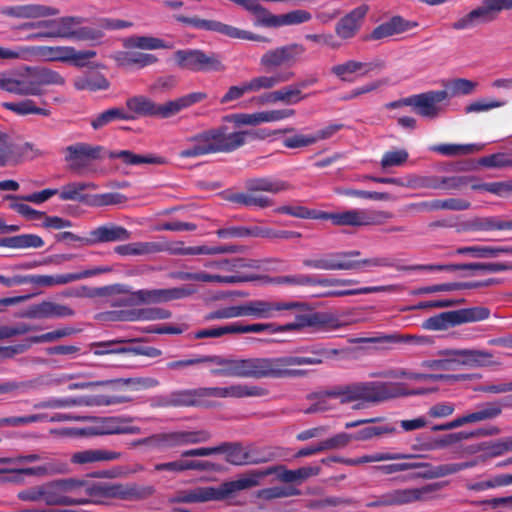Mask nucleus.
Wrapping results in <instances>:
<instances>
[{"label": "nucleus", "mask_w": 512, "mask_h": 512, "mask_svg": "<svg viewBox=\"0 0 512 512\" xmlns=\"http://www.w3.org/2000/svg\"><path fill=\"white\" fill-rule=\"evenodd\" d=\"M321 362L319 358L303 356L249 359L230 358L218 355L206 356V363L215 366L210 370L212 375L240 378L299 377L303 376L305 371L294 369V366L317 365Z\"/></svg>", "instance_id": "nucleus-1"}, {"label": "nucleus", "mask_w": 512, "mask_h": 512, "mask_svg": "<svg viewBox=\"0 0 512 512\" xmlns=\"http://www.w3.org/2000/svg\"><path fill=\"white\" fill-rule=\"evenodd\" d=\"M247 135L246 131L229 132L226 126L212 128L187 138L178 157L185 159L214 153H229L243 146Z\"/></svg>", "instance_id": "nucleus-2"}, {"label": "nucleus", "mask_w": 512, "mask_h": 512, "mask_svg": "<svg viewBox=\"0 0 512 512\" xmlns=\"http://www.w3.org/2000/svg\"><path fill=\"white\" fill-rule=\"evenodd\" d=\"M268 471H253L237 480L225 482L218 487H195L181 490L171 499V502L200 503L213 500H223L237 491L248 489L259 484L262 477L268 475Z\"/></svg>", "instance_id": "nucleus-3"}, {"label": "nucleus", "mask_w": 512, "mask_h": 512, "mask_svg": "<svg viewBox=\"0 0 512 512\" xmlns=\"http://www.w3.org/2000/svg\"><path fill=\"white\" fill-rule=\"evenodd\" d=\"M439 354L441 358L425 360L421 367L432 371H450L460 366H483L493 357L491 352L477 349H447Z\"/></svg>", "instance_id": "nucleus-4"}, {"label": "nucleus", "mask_w": 512, "mask_h": 512, "mask_svg": "<svg viewBox=\"0 0 512 512\" xmlns=\"http://www.w3.org/2000/svg\"><path fill=\"white\" fill-rule=\"evenodd\" d=\"M359 254V251L328 254L315 259H306L303 261V264L306 267L319 270H351L358 269L362 266L388 267L392 265L391 260L386 257L352 260L353 257L358 256Z\"/></svg>", "instance_id": "nucleus-5"}, {"label": "nucleus", "mask_w": 512, "mask_h": 512, "mask_svg": "<svg viewBox=\"0 0 512 512\" xmlns=\"http://www.w3.org/2000/svg\"><path fill=\"white\" fill-rule=\"evenodd\" d=\"M391 214L370 209H350L338 213L320 212L319 219L331 220L337 226H369L383 224Z\"/></svg>", "instance_id": "nucleus-6"}, {"label": "nucleus", "mask_w": 512, "mask_h": 512, "mask_svg": "<svg viewBox=\"0 0 512 512\" xmlns=\"http://www.w3.org/2000/svg\"><path fill=\"white\" fill-rule=\"evenodd\" d=\"M173 57L178 67L193 72H220L225 70V66L219 56L215 54H206L198 49L178 50L174 53Z\"/></svg>", "instance_id": "nucleus-7"}, {"label": "nucleus", "mask_w": 512, "mask_h": 512, "mask_svg": "<svg viewBox=\"0 0 512 512\" xmlns=\"http://www.w3.org/2000/svg\"><path fill=\"white\" fill-rule=\"evenodd\" d=\"M0 89L18 96H41L35 67H25L12 75H0Z\"/></svg>", "instance_id": "nucleus-8"}, {"label": "nucleus", "mask_w": 512, "mask_h": 512, "mask_svg": "<svg viewBox=\"0 0 512 512\" xmlns=\"http://www.w3.org/2000/svg\"><path fill=\"white\" fill-rule=\"evenodd\" d=\"M211 435L205 430H180L154 435L135 442V444H148L160 447L172 448L191 444L207 442Z\"/></svg>", "instance_id": "nucleus-9"}, {"label": "nucleus", "mask_w": 512, "mask_h": 512, "mask_svg": "<svg viewBox=\"0 0 512 512\" xmlns=\"http://www.w3.org/2000/svg\"><path fill=\"white\" fill-rule=\"evenodd\" d=\"M177 22L192 26L196 29L214 31L235 39H245L253 41H265L268 40L260 35H255L249 31L241 30L231 25L224 24L219 21L201 19L199 17H186L182 15L175 16Z\"/></svg>", "instance_id": "nucleus-10"}, {"label": "nucleus", "mask_w": 512, "mask_h": 512, "mask_svg": "<svg viewBox=\"0 0 512 512\" xmlns=\"http://www.w3.org/2000/svg\"><path fill=\"white\" fill-rule=\"evenodd\" d=\"M319 322H325L324 319L320 318L317 314L314 315H301L296 318V321L286 325H276L272 323H256L241 325L233 323L234 334H245V333H262L267 332L269 334H275L284 331L300 330L305 327L315 326Z\"/></svg>", "instance_id": "nucleus-11"}, {"label": "nucleus", "mask_w": 512, "mask_h": 512, "mask_svg": "<svg viewBox=\"0 0 512 512\" xmlns=\"http://www.w3.org/2000/svg\"><path fill=\"white\" fill-rule=\"evenodd\" d=\"M56 483L64 495L71 493L76 495L75 498L85 497L88 499V502L97 497L113 495L116 493L114 488L102 482L70 478L56 480Z\"/></svg>", "instance_id": "nucleus-12"}, {"label": "nucleus", "mask_w": 512, "mask_h": 512, "mask_svg": "<svg viewBox=\"0 0 512 512\" xmlns=\"http://www.w3.org/2000/svg\"><path fill=\"white\" fill-rule=\"evenodd\" d=\"M360 401L379 403L389 399L407 395L402 384L391 382H358Z\"/></svg>", "instance_id": "nucleus-13"}, {"label": "nucleus", "mask_w": 512, "mask_h": 512, "mask_svg": "<svg viewBox=\"0 0 512 512\" xmlns=\"http://www.w3.org/2000/svg\"><path fill=\"white\" fill-rule=\"evenodd\" d=\"M302 306L303 304L297 301L251 300L242 303V311L243 317L270 319L276 317L282 311H294Z\"/></svg>", "instance_id": "nucleus-14"}, {"label": "nucleus", "mask_w": 512, "mask_h": 512, "mask_svg": "<svg viewBox=\"0 0 512 512\" xmlns=\"http://www.w3.org/2000/svg\"><path fill=\"white\" fill-rule=\"evenodd\" d=\"M383 68L384 63L381 60L361 62L354 59H349L342 63L333 65L330 68V72L332 75L343 82L353 83L358 78L365 77L369 73L380 71Z\"/></svg>", "instance_id": "nucleus-15"}, {"label": "nucleus", "mask_w": 512, "mask_h": 512, "mask_svg": "<svg viewBox=\"0 0 512 512\" xmlns=\"http://www.w3.org/2000/svg\"><path fill=\"white\" fill-rule=\"evenodd\" d=\"M109 268L97 267L75 273H65L56 275H23V284H33L41 287L61 286L78 280L89 278L104 272Z\"/></svg>", "instance_id": "nucleus-16"}, {"label": "nucleus", "mask_w": 512, "mask_h": 512, "mask_svg": "<svg viewBox=\"0 0 512 512\" xmlns=\"http://www.w3.org/2000/svg\"><path fill=\"white\" fill-rule=\"evenodd\" d=\"M448 98V92L428 91L404 99L406 106H413L416 112L425 118L434 119L442 111L440 103Z\"/></svg>", "instance_id": "nucleus-17"}, {"label": "nucleus", "mask_w": 512, "mask_h": 512, "mask_svg": "<svg viewBox=\"0 0 512 512\" xmlns=\"http://www.w3.org/2000/svg\"><path fill=\"white\" fill-rule=\"evenodd\" d=\"M125 396L65 397L51 398L36 405L38 408H68L76 406L115 405L128 402Z\"/></svg>", "instance_id": "nucleus-18"}, {"label": "nucleus", "mask_w": 512, "mask_h": 512, "mask_svg": "<svg viewBox=\"0 0 512 512\" xmlns=\"http://www.w3.org/2000/svg\"><path fill=\"white\" fill-rule=\"evenodd\" d=\"M498 14L495 0H482L481 5L458 18L452 24V28L455 30L472 29L478 25L494 21Z\"/></svg>", "instance_id": "nucleus-19"}, {"label": "nucleus", "mask_w": 512, "mask_h": 512, "mask_svg": "<svg viewBox=\"0 0 512 512\" xmlns=\"http://www.w3.org/2000/svg\"><path fill=\"white\" fill-rule=\"evenodd\" d=\"M100 151L99 146L86 143L73 144L65 149V161L71 171L80 173L92 160L100 157Z\"/></svg>", "instance_id": "nucleus-20"}, {"label": "nucleus", "mask_w": 512, "mask_h": 512, "mask_svg": "<svg viewBox=\"0 0 512 512\" xmlns=\"http://www.w3.org/2000/svg\"><path fill=\"white\" fill-rule=\"evenodd\" d=\"M383 376L394 379H406L414 382L444 381L448 384H453L458 381H466L472 379V375L470 374L421 373L407 369L390 370L386 372Z\"/></svg>", "instance_id": "nucleus-21"}, {"label": "nucleus", "mask_w": 512, "mask_h": 512, "mask_svg": "<svg viewBox=\"0 0 512 512\" xmlns=\"http://www.w3.org/2000/svg\"><path fill=\"white\" fill-rule=\"evenodd\" d=\"M305 52L300 44H289L265 52L260 59V64L266 69H273L294 62Z\"/></svg>", "instance_id": "nucleus-22"}, {"label": "nucleus", "mask_w": 512, "mask_h": 512, "mask_svg": "<svg viewBox=\"0 0 512 512\" xmlns=\"http://www.w3.org/2000/svg\"><path fill=\"white\" fill-rule=\"evenodd\" d=\"M207 98L205 92H191L182 95L173 100L167 101L162 104L156 103V116L158 118L167 119L180 113L181 111L188 109L189 107L202 102Z\"/></svg>", "instance_id": "nucleus-23"}, {"label": "nucleus", "mask_w": 512, "mask_h": 512, "mask_svg": "<svg viewBox=\"0 0 512 512\" xmlns=\"http://www.w3.org/2000/svg\"><path fill=\"white\" fill-rule=\"evenodd\" d=\"M178 277L181 280H191L198 282H207V283H220V284H237L243 282H251L261 279L262 277L257 275H222L213 272H181Z\"/></svg>", "instance_id": "nucleus-24"}, {"label": "nucleus", "mask_w": 512, "mask_h": 512, "mask_svg": "<svg viewBox=\"0 0 512 512\" xmlns=\"http://www.w3.org/2000/svg\"><path fill=\"white\" fill-rule=\"evenodd\" d=\"M59 13L57 8L42 4L14 5L1 9V14L17 19H38L57 16Z\"/></svg>", "instance_id": "nucleus-25"}, {"label": "nucleus", "mask_w": 512, "mask_h": 512, "mask_svg": "<svg viewBox=\"0 0 512 512\" xmlns=\"http://www.w3.org/2000/svg\"><path fill=\"white\" fill-rule=\"evenodd\" d=\"M204 266L212 271L213 273H227L226 275L238 274V275H253L245 270L247 269H258L260 267L259 261L245 258H230L221 259L217 261H209Z\"/></svg>", "instance_id": "nucleus-26"}, {"label": "nucleus", "mask_w": 512, "mask_h": 512, "mask_svg": "<svg viewBox=\"0 0 512 512\" xmlns=\"http://www.w3.org/2000/svg\"><path fill=\"white\" fill-rule=\"evenodd\" d=\"M295 115L293 109H278L259 111L255 113H239L232 116L233 121L237 125H251L256 126L262 123H270L281 121Z\"/></svg>", "instance_id": "nucleus-27"}, {"label": "nucleus", "mask_w": 512, "mask_h": 512, "mask_svg": "<svg viewBox=\"0 0 512 512\" xmlns=\"http://www.w3.org/2000/svg\"><path fill=\"white\" fill-rule=\"evenodd\" d=\"M130 237V232L122 226L115 224L103 225L90 231L87 239L83 240V246L105 242L126 241Z\"/></svg>", "instance_id": "nucleus-28"}, {"label": "nucleus", "mask_w": 512, "mask_h": 512, "mask_svg": "<svg viewBox=\"0 0 512 512\" xmlns=\"http://www.w3.org/2000/svg\"><path fill=\"white\" fill-rule=\"evenodd\" d=\"M74 47L30 46V61L72 62Z\"/></svg>", "instance_id": "nucleus-29"}, {"label": "nucleus", "mask_w": 512, "mask_h": 512, "mask_svg": "<svg viewBox=\"0 0 512 512\" xmlns=\"http://www.w3.org/2000/svg\"><path fill=\"white\" fill-rule=\"evenodd\" d=\"M366 13L367 7L360 6L346 14L335 26L336 35L343 40L353 38L359 31Z\"/></svg>", "instance_id": "nucleus-30"}, {"label": "nucleus", "mask_w": 512, "mask_h": 512, "mask_svg": "<svg viewBox=\"0 0 512 512\" xmlns=\"http://www.w3.org/2000/svg\"><path fill=\"white\" fill-rule=\"evenodd\" d=\"M463 228L469 232L512 230V220H503L496 216L474 217L465 221Z\"/></svg>", "instance_id": "nucleus-31"}, {"label": "nucleus", "mask_w": 512, "mask_h": 512, "mask_svg": "<svg viewBox=\"0 0 512 512\" xmlns=\"http://www.w3.org/2000/svg\"><path fill=\"white\" fill-rule=\"evenodd\" d=\"M192 293V290L186 287L170 289L140 290L137 297L144 303H160L174 299L184 298Z\"/></svg>", "instance_id": "nucleus-32"}, {"label": "nucleus", "mask_w": 512, "mask_h": 512, "mask_svg": "<svg viewBox=\"0 0 512 512\" xmlns=\"http://www.w3.org/2000/svg\"><path fill=\"white\" fill-rule=\"evenodd\" d=\"M276 284L288 285H320V286H335V285H348L352 280L336 279V278H317L310 275H293V276H280L273 280Z\"/></svg>", "instance_id": "nucleus-33"}, {"label": "nucleus", "mask_w": 512, "mask_h": 512, "mask_svg": "<svg viewBox=\"0 0 512 512\" xmlns=\"http://www.w3.org/2000/svg\"><path fill=\"white\" fill-rule=\"evenodd\" d=\"M4 459L7 460L4 462V464L9 465V467L4 468L3 471L5 473L13 474L9 478L10 481L19 482L22 480L23 475H37L43 472L42 468H21V465L24 463L37 461L39 457L36 454Z\"/></svg>", "instance_id": "nucleus-34"}, {"label": "nucleus", "mask_w": 512, "mask_h": 512, "mask_svg": "<svg viewBox=\"0 0 512 512\" xmlns=\"http://www.w3.org/2000/svg\"><path fill=\"white\" fill-rule=\"evenodd\" d=\"M42 495L43 501L47 505H82L88 503V499L85 497L72 498L64 495L56 481L42 485Z\"/></svg>", "instance_id": "nucleus-35"}, {"label": "nucleus", "mask_w": 512, "mask_h": 512, "mask_svg": "<svg viewBox=\"0 0 512 512\" xmlns=\"http://www.w3.org/2000/svg\"><path fill=\"white\" fill-rule=\"evenodd\" d=\"M164 242H133L116 246L114 251L121 256H145L165 251Z\"/></svg>", "instance_id": "nucleus-36"}, {"label": "nucleus", "mask_w": 512, "mask_h": 512, "mask_svg": "<svg viewBox=\"0 0 512 512\" xmlns=\"http://www.w3.org/2000/svg\"><path fill=\"white\" fill-rule=\"evenodd\" d=\"M121 457V453L106 449H87L73 453L71 462L78 465L96 462L113 461Z\"/></svg>", "instance_id": "nucleus-37"}, {"label": "nucleus", "mask_w": 512, "mask_h": 512, "mask_svg": "<svg viewBox=\"0 0 512 512\" xmlns=\"http://www.w3.org/2000/svg\"><path fill=\"white\" fill-rule=\"evenodd\" d=\"M410 29L409 22L401 17H393L389 21L384 22L375 27L366 37L367 40H383L394 35L403 33Z\"/></svg>", "instance_id": "nucleus-38"}, {"label": "nucleus", "mask_w": 512, "mask_h": 512, "mask_svg": "<svg viewBox=\"0 0 512 512\" xmlns=\"http://www.w3.org/2000/svg\"><path fill=\"white\" fill-rule=\"evenodd\" d=\"M111 57L121 67L136 66L144 68L157 62L154 55L135 51H117Z\"/></svg>", "instance_id": "nucleus-39"}, {"label": "nucleus", "mask_w": 512, "mask_h": 512, "mask_svg": "<svg viewBox=\"0 0 512 512\" xmlns=\"http://www.w3.org/2000/svg\"><path fill=\"white\" fill-rule=\"evenodd\" d=\"M31 314L37 318H67L72 317L75 313L69 306L44 301L36 305Z\"/></svg>", "instance_id": "nucleus-40"}, {"label": "nucleus", "mask_w": 512, "mask_h": 512, "mask_svg": "<svg viewBox=\"0 0 512 512\" xmlns=\"http://www.w3.org/2000/svg\"><path fill=\"white\" fill-rule=\"evenodd\" d=\"M126 107L127 113L134 115L135 119L140 116H156V102L143 95L129 97L126 100Z\"/></svg>", "instance_id": "nucleus-41"}, {"label": "nucleus", "mask_w": 512, "mask_h": 512, "mask_svg": "<svg viewBox=\"0 0 512 512\" xmlns=\"http://www.w3.org/2000/svg\"><path fill=\"white\" fill-rule=\"evenodd\" d=\"M340 407V402L335 391L331 388L325 392L319 393L315 396V402L305 409V413H322L337 410Z\"/></svg>", "instance_id": "nucleus-42"}, {"label": "nucleus", "mask_w": 512, "mask_h": 512, "mask_svg": "<svg viewBox=\"0 0 512 512\" xmlns=\"http://www.w3.org/2000/svg\"><path fill=\"white\" fill-rule=\"evenodd\" d=\"M98 186L93 182H70L59 190V198L62 201L85 202L89 198L83 194L87 189L95 190Z\"/></svg>", "instance_id": "nucleus-43"}, {"label": "nucleus", "mask_w": 512, "mask_h": 512, "mask_svg": "<svg viewBox=\"0 0 512 512\" xmlns=\"http://www.w3.org/2000/svg\"><path fill=\"white\" fill-rule=\"evenodd\" d=\"M44 241L35 234H21L0 239V247L11 249L41 248Z\"/></svg>", "instance_id": "nucleus-44"}, {"label": "nucleus", "mask_w": 512, "mask_h": 512, "mask_svg": "<svg viewBox=\"0 0 512 512\" xmlns=\"http://www.w3.org/2000/svg\"><path fill=\"white\" fill-rule=\"evenodd\" d=\"M74 87L77 90L100 91L110 87L108 79L100 73H89L77 77L74 80Z\"/></svg>", "instance_id": "nucleus-45"}, {"label": "nucleus", "mask_w": 512, "mask_h": 512, "mask_svg": "<svg viewBox=\"0 0 512 512\" xmlns=\"http://www.w3.org/2000/svg\"><path fill=\"white\" fill-rule=\"evenodd\" d=\"M84 22L81 17L66 16L52 19V25L56 26V31L51 35L58 38L74 39L78 26Z\"/></svg>", "instance_id": "nucleus-46"}, {"label": "nucleus", "mask_w": 512, "mask_h": 512, "mask_svg": "<svg viewBox=\"0 0 512 512\" xmlns=\"http://www.w3.org/2000/svg\"><path fill=\"white\" fill-rule=\"evenodd\" d=\"M458 254H469L476 258H497L503 254H512V248L499 246L474 245L462 247L457 250Z\"/></svg>", "instance_id": "nucleus-47"}, {"label": "nucleus", "mask_w": 512, "mask_h": 512, "mask_svg": "<svg viewBox=\"0 0 512 512\" xmlns=\"http://www.w3.org/2000/svg\"><path fill=\"white\" fill-rule=\"evenodd\" d=\"M51 20H41L37 22H25L17 27L20 30L38 29L37 32L28 35L25 39L29 41L54 39L58 36L51 35L56 31V26L52 25Z\"/></svg>", "instance_id": "nucleus-48"}, {"label": "nucleus", "mask_w": 512, "mask_h": 512, "mask_svg": "<svg viewBox=\"0 0 512 512\" xmlns=\"http://www.w3.org/2000/svg\"><path fill=\"white\" fill-rule=\"evenodd\" d=\"M502 412L499 402H487L477 406L474 412L465 415L467 423L473 424L498 417Z\"/></svg>", "instance_id": "nucleus-49"}, {"label": "nucleus", "mask_w": 512, "mask_h": 512, "mask_svg": "<svg viewBox=\"0 0 512 512\" xmlns=\"http://www.w3.org/2000/svg\"><path fill=\"white\" fill-rule=\"evenodd\" d=\"M289 188L290 185L287 182L273 178H255L247 182V190L257 192L263 191L277 194Z\"/></svg>", "instance_id": "nucleus-50"}, {"label": "nucleus", "mask_w": 512, "mask_h": 512, "mask_svg": "<svg viewBox=\"0 0 512 512\" xmlns=\"http://www.w3.org/2000/svg\"><path fill=\"white\" fill-rule=\"evenodd\" d=\"M114 158H120L124 163L129 165H142V164H151V165H164L167 163V160L159 155L148 154V155H139L134 154L128 150H122L119 152H115L111 155Z\"/></svg>", "instance_id": "nucleus-51"}, {"label": "nucleus", "mask_w": 512, "mask_h": 512, "mask_svg": "<svg viewBox=\"0 0 512 512\" xmlns=\"http://www.w3.org/2000/svg\"><path fill=\"white\" fill-rule=\"evenodd\" d=\"M293 76L292 73H277L275 75L267 76L261 75L250 79L248 82L250 92H258L260 90H267L277 86L280 83L288 81Z\"/></svg>", "instance_id": "nucleus-52"}, {"label": "nucleus", "mask_w": 512, "mask_h": 512, "mask_svg": "<svg viewBox=\"0 0 512 512\" xmlns=\"http://www.w3.org/2000/svg\"><path fill=\"white\" fill-rule=\"evenodd\" d=\"M135 116L127 113V111L120 107L110 108L100 114H98L95 118L91 120V126L94 129H100L103 126L115 121V120H123L129 121L134 120Z\"/></svg>", "instance_id": "nucleus-53"}, {"label": "nucleus", "mask_w": 512, "mask_h": 512, "mask_svg": "<svg viewBox=\"0 0 512 512\" xmlns=\"http://www.w3.org/2000/svg\"><path fill=\"white\" fill-rule=\"evenodd\" d=\"M165 250H169L171 254L174 255H200V254H220L232 251L227 247H208V246H194V247H185L183 243H176L173 246L169 247L166 243Z\"/></svg>", "instance_id": "nucleus-54"}, {"label": "nucleus", "mask_w": 512, "mask_h": 512, "mask_svg": "<svg viewBox=\"0 0 512 512\" xmlns=\"http://www.w3.org/2000/svg\"><path fill=\"white\" fill-rule=\"evenodd\" d=\"M453 313L456 325L482 321L490 316V310L483 306L453 310Z\"/></svg>", "instance_id": "nucleus-55"}, {"label": "nucleus", "mask_w": 512, "mask_h": 512, "mask_svg": "<svg viewBox=\"0 0 512 512\" xmlns=\"http://www.w3.org/2000/svg\"><path fill=\"white\" fill-rule=\"evenodd\" d=\"M489 282L480 283V282H452V283H443L436 285H429L425 287H421L417 289L416 294L424 295V294H433L438 292H451L463 289H472L480 287L481 285H488Z\"/></svg>", "instance_id": "nucleus-56"}, {"label": "nucleus", "mask_w": 512, "mask_h": 512, "mask_svg": "<svg viewBox=\"0 0 512 512\" xmlns=\"http://www.w3.org/2000/svg\"><path fill=\"white\" fill-rule=\"evenodd\" d=\"M127 419L121 417H108L102 422V434H138L140 428L126 425Z\"/></svg>", "instance_id": "nucleus-57"}, {"label": "nucleus", "mask_w": 512, "mask_h": 512, "mask_svg": "<svg viewBox=\"0 0 512 512\" xmlns=\"http://www.w3.org/2000/svg\"><path fill=\"white\" fill-rule=\"evenodd\" d=\"M231 201L246 207L265 208L273 204V201L264 195L258 194L257 191L248 190L243 193H236L231 197Z\"/></svg>", "instance_id": "nucleus-58"}, {"label": "nucleus", "mask_w": 512, "mask_h": 512, "mask_svg": "<svg viewBox=\"0 0 512 512\" xmlns=\"http://www.w3.org/2000/svg\"><path fill=\"white\" fill-rule=\"evenodd\" d=\"M126 48H138L142 50L166 49L170 46L160 38L152 36H131L124 40Z\"/></svg>", "instance_id": "nucleus-59"}, {"label": "nucleus", "mask_w": 512, "mask_h": 512, "mask_svg": "<svg viewBox=\"0 0 512 512\" xmlns=\"http://www.w3.org/2000/svg\"><path fill=\"white\" fill-rule=\"evenodd\" d=\"M3 107L19 116H26L30 114H37L42 116L50 115V110L37 107L35 102L31 99L18 102H6L3 104Z\"/></svg>", "instance_id": "nucleus-60"}, {"label": "nucleus", "mask_w": 512, "mask_h": 512, "mask_svg": "<svg viewBox=\"0 0 512 512\" xmlns=\"http://www.w3.org/2000/svg\"><path fill=\"white\" fill-rule=\"evenodd\" d=\"M35 73L41 95L44 93V86H63L66 82L65 78L59 72L52 69L35 67Z\"/></svg>", "instance_id": "nucleus-61"}, {"label": "nucleus", "mask_w": 512, "mask_h": 512, "mask_svg": "<svg viewBox=\"0 0 512 512\" xmlns=\"http://www.w3.org/2000/svg\"><path fill=\"white\" fill-rule=\"evenodd\" d=\"M477 86V82L465 78H456L449 81L445 86L446 89L443 91L448 92V98L470 95L476 90Z\"/></svg>", "instance_id": "nucleus-62"}, {"label": "nucleus", "mask_w": 512, "mask_h": 512, "mask_svg": "<svg viewBox=\"0 0 512 512\" xmlns=\"http://www.w3.org/2000/svg\"><path fill=\"white\" fill-rule=\"evenodd\" d=\"M319 467H301L296 470L282 469L278 473V478L283 482H301L308 479L311 476H315L319 473Z\"/></svg>", "instance_id": "nucleus-63"}, {"label": "nucleus", "mask_w": 512, "mask_h": 512, "mask_svg": "<svg viewBox=\"0 0 512 512\" xmlns=\"http://www.w3.org/2000/svg\"><path fill=\"white\" fill-rule=\"evenodd\" d=\"M268 394V391L257 385L247 383H236L230 385L231 398H248V397H263Z\"/></svg>", "instance_id": "nucleus-64"}]
</instances>
